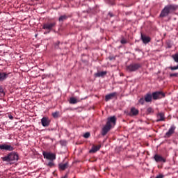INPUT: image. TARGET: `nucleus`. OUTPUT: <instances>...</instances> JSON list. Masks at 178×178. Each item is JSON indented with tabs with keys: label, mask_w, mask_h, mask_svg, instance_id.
Returning a JSON list of instances; mask_svg holds the SVG:
<instances>
[{
	"label": "nucleus",
	"mask_w": 178,
	"mask_h": 178,
	"mask_svg": "<svg viewBox=\"0 0 178 178\" xmlns=\"http://www.w3.org/2000/svg\"><path fill=\"white\" fill-rule=\"evenodd\" d=\"M106 74V71L99 72L95 74V77H103Z\"/></svg>",
	"instance_id": "nucleus-21"
},
{
	"label": "nucleus",
	"mask_w": 178,
	"mask_h": 178,
	"mask_svg": "<svg viewBox=\"0 0 178 178\" xmlns=\"http://www.w3.org/2000/svg\"><path fill=\"white\" fill-rule=\"evenodd\" d=\"M152 95L153 99H154L155 101H156V99H162V98H165V92L162 91L154 92L152 93Z\"/></svg>",
	"instance_id": "nucleus-3"
},
{
	"label": "nucleus",
	"mask_w": 178,
	"mask_h": 178,
	"mask_svg": "<svg viewBox=\"0 0 178 178\" xmlns=\"http://www.w3.org/2000/svg\"><path fill=\"white\" fill-rule=\"evenodd\" d=\"M145 102H151L152 101V95L150 93H147L145 95Z\"/></svg>",
	"instance_id": "nucleus-17"
},
{
	"label": "nucleus",
	"mask_w": 178,
	"mask_h": 178,
	"mask_svg": "<svg viewBox=\"0 0 178 178\" xmlns=\"http://www.w3.org/2000/svg\"><path fill=\"white\" fill-rule=\"evenodd\" d=\"M167 7L168 8V10L170 11V13L178 9L177 5H168Z\"/></svg>",
	"instance_id": "nucleus-18"
},
{
	"label": "nucleus",
	"mask_w": 178,
	"mask_h": 178,
	"mask_svg": "<svg viewBox=\"0 0 178 178\" xmlns=\"http://www.w3.org/2000/svg\"><path fill=\"white\" fill-rule=\"evenodd\" d=\"M111 123H113V124H116V117L115 116H111L108 118L106 124H108V126H112Z\"/></svg>",
	"instance_id": "nucleus-11"
},
{
	"label": "nucleus",
	"mask_w": 178,
	"mask_h": 178,
	"mask_svg": "<svg viewBox=\"0 0 178 178\" xmlns=\"http://www.w3.org/2000/svg\"><path fill=\"white\" fill-rule=\"evenodd\" d=\"M172 58L175 60V62H176L177 63H178V54H175L172 56Z\"/></svg>",
	"instance_id": "nucleus-29"
},
{
	"label": "nucleus",
	"mask_w": 178,
	"mask_h": 178,
	"mask_svg": "<svg viewBox=\"0 0 178 178\" xmlns=\"http://www.w3.org/2000/svg\"><path fill=\"white\" fill-rule=\"evenodd\" d=\"M45 159L47 161H55L56 159V155L51 152H45Z\"/></svg>",
	"instance_id": "nucleus-5"
},
{
	"label": "nucleus",
	"mask_w": 178,
	"mask_h": 178,
	"mask_svg": "<svg viewBox=\"0 0 178 178\" xmlns=\"http://www.w3.org/2000/svg\"><path fill=\"white\" fill-rule=\"evenodd\" d=\"M108 16H110V17H113V14L108 13Z\"/></svg>",
	"instance_id": "nucleus-37"
},
{
	"label": "nucleus",
	"mask_w": 178,
	"mask_h": 178,
	"mask_svg": "<svg viewBox=\"0 0 178 178\" xmlns=\"http://www.w3.org/2000/svg\"><path fill=\"white\" fill-rule=\"evenodd\" d=\"M163 120H165V114H163V113H159L157 115L156 122H163Z\"/></svg>",
	"instance_id": "nucleus-15"
},
{
	"label": "nucleus",
	"mask_w": 178,
	"mask_h": 178,
	"mask_svg": "<svg viewBox=\"0 0 178 178\" xmlns=\"http://www.w3.org/2000/svg\"><path fill=\"white\" fill-rule=\"evenodd\" d=\"M66 19H67V16H66V15H61L59 17L58 20H59V22H64V20H66Z\"/></svg>",
	"instance_id": "nucleus-24"
},
{
	"label": "nucleus",
	"mask_w": 178,
	"mask_h": 178,
	"mask_svg": "<svg viewBox=\"0 0 178 178\" xmlns=\"http://www.w3.org/2000/svg\"><path fill=\"white\" fill-rule=\"evenodd\" d=\"M141 40L143 44H148V42H151V38L149 36H147L141 33Z\"/></svg>",
	"instance_id": "nucleus-12"
},
{
	"label": "nucleus",
	"mask_w": 178,
	"mask_h": 178,
	"mask_svg": "<svg viewBox=\"0 0 178 178\" xmlns=\"http://www.w3.org/2000/svg\"><path fill=\"white\" fill-rule=\"evenodd\" d=\"M111 129H112V125H108V124H106V125L102 129V135L106 136Z\"/></svg>",
	"instance_id": "nucleus-6"
},
{
	"label": "nucleus",
	"mask_w": 178,
	"mask_h": 178,
	"mask_svg": "<svg viewBox=\"0 0 178 178\" xmlns=\"http://www.w3.org/2000/svg\"><path fill=\"white\" fill-rule=\"evenodd\" d=\"M1 159L3 162H8L10 165H13V163H16L19 161V154L15 152H12L2 157Z\"/></svg>",
	"instance_id": "nucleus-1"
},
{
	"label": "nucleus",
	"mask_w": 178,
	"mask_h": 178,
	"mask_svg": "<svg viewBox=\"0 0 178 178\" xmlns=\"http://www.w3.org/2000/svg\"><path fill=\"white\" fill-rule=\"evenodd\" d=\"M138 109L135 107L131 108L130 112L128 113L129 116H137L138 115Z\"/></svg>",
	"instance_id": "nucleus-13"
},
{
	"label": "nucleus",
	"mask_w": 178,
	"mask_h": 178,
	"mask_svg": "<svg viewBox=\"0 0 178 178\" xmlns=\"http://www.w3.org/2000/svg\"><path fill=\"white\" fill-rule=\"evenodd\" d=\"M69 166V164L67 163H60L59 168L61 170H65V169H67V167Z\"/></svg>",
	"instance_id": "nucleus-22"
},
{
	"label": "nucleus",
	"mask_w": 178,
	"mask_h": 178,
	"mask_svg": "<svg viewBox=\"0 0 178 178\" xmlns=\"http://www.w3.org/2000/svg\"><path fill=\"white\" fill-rule=\"evenodd\" d=\"M169 69H170V70H177L178 65L177 66H174V67H169Z\"/></svg>",
	"instance_id": "nucleus-33"
},
{
	"label": "nucleus",
	"mask_w": 178,
	"mask_h": 178,
	"mask_svg": "<svg viewBox=\"0 0 178 178\" xmlns=\"http://www.w3.org/2000/svg\"><path fill=\"white\" fill-rule=\"evenodd\" d=\"M109 59H110V60H112L113 59H114V58L113 57H110Z\"/></svg>",
	"instance_id": "nucleus-41"
},
{
	"label": "nucleus",
	"mask_w": 178,
	"mask_h": 178,
	"mask_svg": "<svg viewBox=\"0 0 178 178\" xmlns=\"http://www.w3.org/2000/svg\"><path fill=\"white\" fill-rule=\"evenodd\" d=\"M51 123V120H49L48 118H45V127H47Z\"/></svg>",
	"instance_id": "nucleus-27"
},
{
	"label": "nucleus",
	"mask_w": 178,
	"mask_h": 178,
	"mask_svg": "<svg viewBox=\"0 0 178 178\" xmlns=\"http://www.w3.org/2000/svg\"><path fill=\"white\" fill-rule=\"evenodd\" d=\"M5 95V92H3V88H2V86H0V96L3 97Z\"/></svg>",
	"instance_id": "nucleus-28"
},
{
	"label": "nucleus",
	"mask_w": 178,
	"mask_h": 178,
	"mask_svg": "<svg viewBox=\"0 0 178 178\" xmlns=\"http://www.w3.org/2000/svg\"><path fill=\"white\" fill-rule=\"evenodd\" d=\"M178 73L170 74V77H177Z\"/></svg>",
	"instance_id": "nucleus-34"
},
{
	"label": "nucleus",
	"mask_w": 178,
	"mask_h": 178,
	"mask_svg": "<svg viewBox=\"0 0 178 178\" xmlns=\"http://www.w3.org/2000/svg\"><path fill=\"white\" fill-rule=\"evenodd\" d=\"M139 104H140L141 105H144L145 102V99L144 97H142L139 99L138 101Z\"/></svg>",
	"instance_id": "nucleus-26"
},
{
	"label": "nucleus",
	"mask_w": 178,
	"mask_h": 178,
	"mask_svg": "<svg viewBox=\"0 0 178 178\" xmlns=\"http://www.w3.org/2000/svg\"><path fill=\"white\" fill-rule=\"evenodd\" d=\"M42 29H43L44 30H45V25H44V24H43V25H42Z\"/></svg>",
	"instance_id": "nucleus-40"
},
{
	"label": "nucleus",
	"mask_w": 178,
	"mask_h": 178,
	"mask_svg": "<svg viewBox=\"0 0 178 178\" xmlns=\"http://www.w3.org/2000/svg\"><path fill=\"white\" fill-rule=\"evenodd\" d=\"M154 161H156V162H166V159L163 158L162 156L159 155V154H155L154 156Z\"/></svg>",
	"instance_id": "nucleus-9"
},
{
	"label": "nucleus",
	"mask_w": 178,
	"mask_h": 178,
	"mask_svg": "<svg viewBox=\"0 0 178 178\" xmlns=\"http://www.w3.org/2000/svg\"><path fill=\"white\" fill-rule=\"evenodd\" d=\"M116 95H118V93L116 92L110 93L107 95H106L105 97V101L106 102H108V101H110V99H113V98H115V97H116Z\"/></svg>",
	"instance_id": "nucleus-10"
},
{
	"label": "nucleus",
	"mask_w": 178,
	"mask_h": 178,
	"mask_svg": "<svg viewBox=\"0 0 178 178\" xmlns=\"http://www.w3.org/2000/svg\"><path fill=\"white\" fill-rule=\"evenodd\" d=\"M100 149H101V145L93 146L90 149V152H97V151H99Z\"/></svg>",
	"instance_id": "nucleus-20"
},
{
	"label": "nucleus",
	"mask_w": 178,
	"mask_h": 178,
	"mask_svg": "<svg viewBox=\"0 0 178 178\" xmlns=\"http://www.w3.org/2000/svg\"><path fill=\"white\" fill-rule=\"evenodd\" d=\"M140 63H132L127 67L128 72H136L138 69L141 67Z\"/></svg>",
	"instance_id": "nucleus-2"
},
{
	"label": "nucleus",
	"mask_w": 178,
	"mask_h": 178,
	"mask_svg": "<svg viewBox=\"0 0 178 178\" xmlns=\"http://www.w3.org/2000/svg\"><path fill=\"white\" fill-rule=\"evenodd\" d=\"M42 155H43L44 158H45V151L42 152Z\"/></svg>",
	"instance_id": "nucleus-39"
},
{
	"label": "nucleus",
	"mask_w": 178,
	"mask_h": 178,
	"mask_svg": "<svg viewBox=\"0 0 178 178\" xmlns=\"http://www.w3.org/2000/svg\"><path fill=\"white\" fill-rule=\"evenodd\" d=\"M42 125L45 127V117H43L41 120Z\"/></svg>",
	"instance_id": "nucleus-31"
},
{
	"label": "nucleus",
	"mask_w": 178,
	"mask_h": 178,
	"mask_svg": "<svg viewBox=\"0 0 178 178\" xmlns=\"http://www.w3.org/2000/svg\"><path fill=\"white\" fill-rule=\"evenodd\" d=\"M56 24H55V22H53V23H49V24H47L45 25V30H48L49 31H46V34L47 33H49V31L51 29H54V27H55V25Z\"/></svg>",
	"instance_id": "nucleus-14"
},
{
	"label": "nucleus",
	"mask_w": 178,
	"mask_h": 178,
	"mask_svg": "<svg viewBox=\"0 0 178 178\" xmlns=\"http://www.w3.org/2000/svg\"><path fill=\"white\" fill-rule=\"evenodd\" d=\"M90 133L89 132H86L83 134V137L84 138H88L90 137Z\"/></svg>",
	"instance_id": "nucleus-32"
},
{
	"label": "nucleus",
	"mask_w": 178,
	"mask_h": 178,
	"mask_svg": "<svg viewBox=\"0 0 178 178\" xmlns=\"http://www.w3.org/2000/svg\"><path fill=\"white\" fill-rule=\"evenodd\" d=\"M156 178H163V175H157Z\"/></svg>",
	"instance_id": "nucleus-36"
},
{
	"label": "nucleus",
	"mask_w": 178,
	"mask_h": 178,
	"mask_svg": "<svg viewBox=\"0 0 178 178\" xmlns=\"http://www.w3.org/2000/svg\"><path fill=\"white\" fill-rule=\"evenodd\" d=\"M147 113H154V110L152 109V108L151 107L147 108Z\"/></svg>",
	"instance_id": "nucleus-30"
},
{
	"label": "nucleus",
	"mask_w": 178,
	"mask_h": 178,
	"mask_svg": "<svg viewBox=\"0 0 178 178\" xmlns=\"http://www.w3.org/2000/svg\"><path fill=\"white\" fill-rule=\"evenodd\" d=\"M49 131H51V130L52 131V130H54V129H47Z\"/></svg>",
	"instance_id": "nucleus-42"
},
{
	"label": "nucleus",
	"mask_w": 178,
	"mask_h": 178,
	"mask_svg": "<svg viewBox=\"0 0 178 178\" xmlns=\"http://www.w3.org/2000/svg\"><path fill=\"white\" fill-rule=\"evenodd\" d=\"M175 130H176V127H175V125H172L169 129L168 131L165 133V137H167V138H169V137H170L172 134H175Z\"/></svg>",
	"instance_id": "nucleus-8"
},
{
	"label": "nucleus",
	"mask_w": 178,
	"mask_h": 178,
	"mask_svg": "<svg viewBox=\"0 0 178 178\" xmlns=\"http://www.w3.org/2000/svg\"><path fill=\"white\" fill-rule=\"evenodd\" d=\"M170 13V11H169L168 6H165L160 14V17H166V16H168V15H169Z\"/></svg>",
	"instance_id": "nucleus-7"
},
{
	"label": "nucleus",
	"mask_w": 178,
	"mask_h": 178,
	"mask_svg": "<svg viewBox=\"0 0 178 178\" xmlns=\"http://www.w3.org/2000/svg\"><path fill=\"white\" fill-rule=\"evenodd\" d=\"M0 151H15V147L12 145L0 144Z\"/></svg>",
	"instance_id": "nucleus-4"
},
{
	"label": "nucleus",
	"mask_w": 178,
	"mask_h": 178,
	"mask_svg": "<svg viewBox=\"0 0 178 178\" xmlns=\"http://www.w3.org/2000/svg\"><path fill=\"white\" fill-rule=\"evenodd\" d=\"M52 116L53 118H54L55 119L59 118V112L56 111L54 113H52Z\"/></svg>",
	"instance_id": "nucleus-25"
},
{
	"label": "nucleus",
	"mask_w": 178,
	"mask_h": 178,
	"mask_svg": "<svg viewBox=\"0 0 178 178\" xmlns=\"http://www.w3.org/2000/svg\"><path fill=\"white\" fill-rule=\"evenodd\" d=\"M8 76H9V74H7L6 72H0V81H3L4 80H6V79H8Z\"/></svg>",
	"instance_id": "nucleus-16"
},
{
	"label": "nucleus",
	"mask_w": 178,
	"mask_h": 178,
	"mask_svg": "<svg viewBox=\"0 0 178 178\" xmlns=\"http://www.w3.org/2000/svg\"><path fill=\"white\" fill-rule=\"evenodd\" d=\"M70 104H77V99L74 98V97H71L70 99Z\"/></svg>",
	"instance_id": "nucleus-23"
},
{
	"label": "nucleus",
	"mask_w": 178,
	"mask_h": 178,
	"mask_svg": "<svg viewBox=\"0 0 178 178\" xmlns=\"http://www.w3.org/2000/svg\"><path fill=\"white\" fill-rule=\"evenodd\" d=\"M46 166L49 168H54L55 166V163H54V160H46Z\"/></svg>",
	"instance_id": "nucleus-19"
},
{
	"label": "nucleus",
	"mask_w": 178,
	"mask_h": 178,
	"mask_svg": "<svg viewBox=\"0 0 178 178\" xmlns=\"http://www.w3.org/2000/svg\"><path fill=\"white\" fill-rule=\"evenodd\" d=\"M8 118H9V119H10V120L13 119V116H12V115H8Z\"/></svg>",
	"instance_id": "nucleus-38"
},
{
	"label": "nucleus",
	"mask_w": 178,
	"mask_h": 178,
	"mask_svg": "<svg viewBox=\"0 0 178 178\" xmlns=\"http://www.w3.org/2000/svg\"><path fill=\"white\" fill-rule=\"evenodd\" d=\"M120 42L121 44H127V40L123 38L120 40Z\"/></svg>",
	"instance_id": "nucleus-35"
}]
</instances>
